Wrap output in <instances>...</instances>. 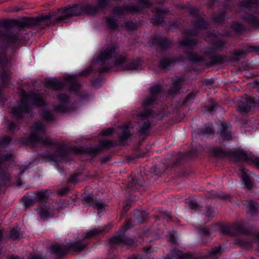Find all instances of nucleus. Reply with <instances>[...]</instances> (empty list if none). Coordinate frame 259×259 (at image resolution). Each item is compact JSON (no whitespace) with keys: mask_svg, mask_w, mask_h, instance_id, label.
I'll return each instance as SVG.
<instances>
[{"mask_svg":"<svg viewBox=\"0 0 259 259\" xmlns=\"http://www.w3.org/2000/svg\"><path fill=\"white\" fill-rule=\"evenodd\" d=\"M14 22L5 20L0 23V26L5 30H0V77L2 78V85L5 88L8 80L10 72L8 65L9 57L6 53V47L11 49L18 48L22 43V35L19 33L16 27L12 26Z\"/></svg>","mask_w":259,"mask_h":259,"instance_id":"obj_1","label":"nucleus"},{"mask_svg":"<svg viewBox=\"0 0 259 259\" xmlns=\"http://www.w3.org/2000/svg\"><path fill=\"white\" fill-rule=\"evenodd\" d=\"M118 46L116 45H109L106 49L102 51L100 56L97 59L98 63L103 65L107 64L110 67H104L101 69V71H105L113 65L118 69L124 70L127 69L126 57L124 55L119 56L115 62L113 59L115 58L118 53Z\"/></svg>","mask_w":259,"mask_h":259,"instance_id":"obj_2","label":"nucleus"},{"mask_svg":"<svg viewBox=\"0 0 259 259\" xmlns=\"http://www.w3.org/2000/svg\"><path fill=\"white\" fill-rule=\"evenodd\" d=\"M20 104L18 108H13L12 114L16 116L20 117L23 113L29 111L31 105L42 106L47 104L44 98L38 94L32 92L28 93L22 91L20 93Z\"/></svg>","mask_w":259,"mask_h":259,"instance_id":"obj_3","label":"nucleus"},{"mask_svg":"<svg viewBox=\"0 0 259 259\" xmlns=\"http://www.w3.org/2000/svg\"><path fill=\"white\" fill-rule=\"evenodd\" d=\"M240 16L250 26L259 28L258 0H244L240 7Z\"/></svg>","mask_w":259,"mask_h":259,"instance_id":"obj_4","label":"nucleus"},{"mask_svg":"<svg viewBox=\"0 0 259 259\" xmlns=\"http://www.w3.org/2000/svg\"><path fill=\"white\" fill-rule=\"evenodd\" d=\"M31 134L30 141L32 144L41 143L46 145H53L55 142L51 140L45 134L42 123L36 122L31 128Z\"/></svg>","mask_w":259,"mask_h":259,"instance_id":"obj_5","label":"nucleus"},{"mask_svg":"<svg viewBox=\"0 0 259 259\" xmlns=\"http://www.w3.org/2000/svg\"><path fill=\"white\" fill-rule=\"evenodd\" d=\"M126 13H140L139 8L133 5L126 6L123 8L116 7L114 9L113 15L106 18L107 25L111 28L117 27V19Z\"/></svg>","mask_w":259,"mask_h":259,"instance_id":"obj_6","label":"nucleus"},{"mask_svg":"<svg viewBox=\"0 0 259 259\" xmlns=\"http://www.w3.org/2000/svg\"><path fill=\"white\" fill-rule=\"evenodd\" d=\"M76 78L74 76H67L64 81H59L53 79H48L46 80V84L47 87H50L54 90H60L67 84H72L73 85L70 87L71 90H76L78 89V85L75 83Z\"/></svg>","mask_w":259,"mask_h":259,"instance_id":"obj_7","label":"nucleus"},{"mask_svg":"<svg viewBox=\"0 0 259 259\" xmlns=\"http://www.w3.org/2000/svg\"><path fill=\"white\" fill-rule=\"evenodd\" d=\"M59 13V16L55 19V21L52 23L53 24L58 23L60 21L66 22V20L68 18L81 15V11H79V6L74 5L71 7H65L60 9Z\"/></svg>","mask_w":259,"mask_h":259,"instance_id":"obj_8","label":"nucleus"},{"mask_svg":"<svg viewBox=\"0 0 259 259\" xmlns=\"http://www.w3.org/2000/svg\"><path fill=\"white\" fill-rule=\"evenodd\" d=\"M255 102L253 99L246 96L242 100L238 101L237 110L241 114L247 113L251 107H255Z\"/></svg>","mask_w":259,"mask_h":259,"instance_id":"obj_9","label":"nucleus"},{"mask_svg":"<svg viewBox=\"0 0 259 259\" xmlns=\"http://www.w3.org/2000/svg\"><path fill=\"white\" fill-rule=\"evenodd\" d=\"M54 205L52 203L46 202L41 204L37 208V211L42 220L48 219L54 215Z\"/></svg>","mask_w":259,"mask_h":259,"instance_id":"obj_10","label":"nucleus"},{"mask_svg":"<svg viewBox=\"0 0 259 259\" xmlns=\"http://www.w3.org/2000/svg\"><path fill=\"white\" fill-rule=\"evenodd\" d=\"M110 243L111 245L123 244L132 246H134L135 244L134 241L126 237L124 233L112 237L110 239Z\"/></svg>","mask_w":259,"mask_h":259,"instance_id":"obj_11","label":"nucleus"},{"mask_svg":"<svg viewBox=\"0 0 259 259\" xmlns=\"http://www.w3.org/2000/svg\"><path fill=\"white\" fill-rule=\"evenodd\" d=\"M50 252L55 256L58 257L65 255L69 250L68 245L55 244L49 247Z\"/></svg>","mask_w":259,"mask_h":259,"instance_id":"obj_12","label":"nucleus"},{"mask_svg":"<svg viewBox=\"0 0 259 259\" xmlns=\"http://www.w3.org/2000/svg\"><path fill=\"white\" fill-rule=\"evenodd\" d=\"M220 137V140L223 141H228L233 139V134L230 125L226 123L222 124Z\"/></svg>","mask_w":259,"mask_h":259,"instance_id":"obj_13","label":"nucleus"},{"mask_svg":"<svg viewBox=\"0 0 259 259\" xmlns=\"http://www.w3.org/2000/svg\"><path fill=\"white\" fill-rule=\"evenodd\" d=\"M159 91L160 86L159 85L152 87L150 90V96L144 100L143 103V106L146 107L152 105L154 100L157 98Z\"/></svg>","mask_w":259,"mask_h":259,"instance_id":"obj_14","label":"nucleus"},{"mask_svg":"<svg viewBox=\"0 0 259 259\" xmlns=\"http://www.w3.org/2000/svg\"><path fill=\"white\" fill-rule=\"evenodd\" d=\"M79 11H81V14L84 13L91 16L96 15L100 11L97 6L90 3H85L82 7L79 6Z\"/></svg>","mask_w":259,"mask_h":259,"instance_id":"obj_15","label":"nucleus"},{"mask_svg":"<svg viewBox=\"0 0 259 259\" xmlns=\"http://www.w3.org/2000/svg\"><path fill=\"white\" fill-rule=\"evenodd\" d=\"M133 128V126L131 125V123L130 122L118 128V135L122 141L126 140L130 137V128Z\"/></svg>","mask_w":259,"mask_h":259,"instance_id":"obj_16","label":"nucleus"},{"mask_svg":"<svg viewBox=\"0 0 259 259\" xmlns=\"http://www.w3.org/2000/svg\"><path fill=\"white\" fill-rule=\"evenodd\" d=\"M144 184V181L141 178H133L132 180L129 182L127 186V189L129 193L132 194L135 192L139 187L143 186Z\"/></svg>","mask_w":259,"mask_h":259,"instance_id":"obj_17","label":"nucleus"},{"mask_svg":"<svg viewBox=\"0 0 259 259\" xmlns=\"http://www.w3.org/2000/svg\"><path fill=\"white\" fill-rule=\"evenodd\" d=\"M84 200L85 204L90 206H92L94 208L99 210L102 209L105 206L104 203L101 201L94 199L92 196L89 195L84 197Z\"/></svg>","mask_w":259,"mask_h":259,"instance_id":"obj_18","label":"nucleus"},{"mask_svg":"<svg viewBox=\"0 0 259 259\" xmlns=\"http://www.w3.org/2000/svg\"><path fill=\"white\" fill-rule=\"evenodd\" d=\"M234 155L238 159L245 161L250 164H252V163L251 159H252V157H255L253 156L247 155L244 151L240 149L235 150L234 152Z\"/></svg>","mask_w":259,"mask_h":259,"instance_id":"obj_19","label":"nucleus"},{"mask_svg":"<svg viewBox=\"0 0 259 259\" xmlns=\"http://www.w3.org/2000/svg\"><path fill=\"white\" fill-rule=\"evenodd\" d=\"M191 255L189 254H184L181 251L174 250L170 255H168L167 259H190Z\"/></svg>","mask_w":259,"mask_h":259,"instance_id":"obj_20","label":"nucleus"},{"mask_svg":"<svg viewBox=\"0 0 259 259\" xmlns=\"http://www.w3.org/2000/svg\"><path fill=\"white\" fill-rule=\"evenodd\" d=\"M243 204L248 208V212L251 214H254L259 209V205L252 200H246Z\"/></svg>","mask_w":259,"mask_h":259,"instance_id":"obj_21","label":"nucleus"},{"mask_svg":"<svg viewBox=\"0 0 259 259\" xmlns=\"http://www.w3.org/2000/svg\"><path fill=\"white\" fill-rule=\"evenodd\" d=\"M147 215L145 212L136 210L134 212L133 221L135 224H140L144 221Z\"/></svg>","mask_w":259,"mask_h":259,"instance_id":"obj_22","label":"nucleus"},{"mask_svg":"<svg viewBox=\"0 0 259 259\" xmlns=\"http://www.w3.org/2000/svg\"><path fill=\"white\" fill-rule=\"evenodd\" d=\"M195 44V40L186 38L180 42V46L184 51H186L192 49Z\"/></svg>","mask_w":259,"mask_h":259,"instance_id":"obj_23","label":"nucleus"},{"mask_svg":"<svg viewBox=\"0 0 259 259\" xmlns=\"http://www.w3.org/2000/svg\"><path fill=\"white\" fill-rule=\"evenodd\" d=\"M184 80L181 78H177L173 79L174 89L169 91V93L175 95L180 89V87L183 84Z\"/></svg>","mask_w":259,"mask_h":259,"instance_id":"obj_24","label":"nucleus"},{"mask_svg":"<svg viewBox=\"0 0 259 259\" xmlns=\"http://www.w3.org/2000/svg\"><path fill=\"white\" fill-rule=\"evenodd\" d=\"M164 13L160 10H157L156 14L152 18L153 23L154 24L161 23L163 21Z\"/></svg>","mask_w":259,"mask_h":259,"instance_id":"obj_25","label":"nucleus"},{"mask_svg":"<svg viewBox=\"0 0 259 259\" xmlns=\"http://www.w3.org/2000/svg\"><path fill=\"white\" fill-rule=\"evenodd\" d=\"M87 246L86 243L76 242L68 246L69 250L71 249L74 251H80Z\"/></svg>","mask_w":259,"mask_h":259,"instance_id":"obj_26","label":"nucleus"},{"mask_svg":"<svg viewBox=\"0 0 259 259\" xmlns=\"http://www.w3.org/2000/svg\"><path fill=\"white\" fill-rule=\"evenodd\" d=\"M223 253L221 246H218L211 248V250L207 254L208 256H212L215 258L219 257Z\"/></svg>","mask_w":259,"mask_h":259,"instance_id":"obj_27","label":"nucleus"},{"mask_svg":"<svg viewBox=\"0 0 259 259\" xmlns=\"http://www.w3.org/2000/svg\"><path fill=\"white\" fill-rule=\"evenodd\" d=\"M242 179L246 186L249 189L252 187V182L248 176L246 175L245 169H242Z\"/></svg>","mask_w":259,"mask_h":259,"instance_id":"obj_28","label":"nucleus"},{"mask_svg":"<svg viewBox=\"0 0 259 259\" xmlns=\"http://www.w3.org/2000/svg\"><path fill=\"white\" fill-rule=\"evenodd\" d=\"M104 231H105V229L100 227L93 229L92 230L88 232L86 236L84 237V239L89 238Z\"/></svg>","mask_w":259,"mask_h":259,"instance_id":"obj_29","label":"nucleus"},{"mask_svg":"<svg viewBox=\"0 0 259 259\" xmlns=\"http://www.w3.org/2000/svg\"><path fill=\"white\" fill-rule=\"evenodd\" d=\"M214 211L209 206L205 208L204 212L203 213L204 219L206 221H209L210 219L213 218Z\"/></svg>","mask_w":259,"mask_h":259,"instance_id":"obj_30","label":"nucleus"},{"mask_svg":"<svg viewBox=\"0 0 259 259\" xmlns=\"http://www.w3.org/2000/svg\"><path fill=\"white\" fill-rule=\"evenodd\" d=\"M153 44H157L162 48H166L169 46V41L166 38H158L155 41H153Z\"/></svg>","mask_w":259,"mask_h":259,"instance_id":"obj_31","label":"nucleus"},{"mask_svg":"<svg viewBox=\"0 0 259 259\" xmlns=\"http://www.w3.org/2000/svg\"><path fill=\"white\" fill-rule=\"evenodd\" d=\"M186 203L191 209L197 210L200 207V205L197 203L195 200L188 199Z\"/></svg>","mask_w":259,"mask_h":259,"instance_id":"obj_32","label":"nucleus"},{"mask_svg":"<svg viewBox=\"0 0 259 259\" xmlns=\"http://www.w3.org/2000/svg\"><path fill=\"white\" fill-rule=\"evenodd\" d=\"M187 57L189 60L195 62H200L203 60L201 57L197 56L191 53H188Z\"/></svg>","mask_w":259,"mask_h":259,"instance_id":"obj_33","label":"nucleus"},{"mask_svg":"<svg viewBox=\"0 0 259 259\" xmlns=\"http://www.w3.org/2000/svg\"><path fill=\"white\" fill-rule=\"evenodd\" d=\"M195 25L198 28L204 29L206 28L208 25L207 23L202 19H198L195 22Z\"/></svg>","mask_w":259,"mask_h":259,"instance_id":"obj_34","label":"nucleus"},{"mask_svg":"<svg viewBox=\"0 0 259 259\" xmlns=\"http://www.w3.org/2000/svg\"><path fill=\"white\" fill-rule=\"evenodd\" d=\"M234 58L237 60H239L241 58H243L245 56V53L243 50L235 51L233 53Z\"/></svg>","mask_w":259,"mask_h":259,"instance_id":"obj_35","label":"nucleus"},{"mask_svg":"<svg viewBox=\"0 0 259 259\" xmlns=\"http://www.w3.org/2000/svg\"><path fill=\"white\" fill-rule=\"evenodd\" d=\"M40 113L43 117L46 120H51L53 118V114L48 111L43 110L41 111Z\"/></svg>","mask_w":259,"mask_h":259,"instance_id":"obj_36","label":"nucleus"},{"mask_svg":"<svg viewBox=\"0 0 259 259\" xmlns=\"http://www.w3.org/2000/svg\"><path fill=\"white\" fill-rule=\"evenodd\" d=\"M48 196L46 194V191L38 192L36 194V199L38 200H45L48 198Z\"/></svg>","mask_w":259,"mask_h":259,"instance_id":"obj_37","label":"nucleus"},{"mask_svg":"<svg viewBox=\"0 0 259 259\" xmlns=\"http://www.w3.org/2000/svg\"><path fill=\"white\" fill-rule=\"evenodd\" d=\"M110 0H98V7L99 10H102L109 5Z\"/></svg>","mask_w":259,"mask_h":259,"instance_id":"obj_38","label":"nucleus"},{"mask_svg":"<svg viewBox=\"0 0 259 259\" xmlns=\"http://www.w3.org/2000/svg\"><path fill=\"white\" fill-rule=\"evenodd\" d=\"M213 130L210 126H206L204 128V129L199 133V135H202L204 134H213Z\"/></svg>","mask_w":259,"mask_h":259,"instance_id":"obj_39","label":"nucleus"},{"mask_svg":"<svg viewBox=\"0 0 259 259\" xmlns=\"http://www.w3.org/2000/svg\"><path fill=\"white\" fill-rule=\"evenodd\" d=\"M231 28L235 31L239 32L243 29L244 27L242 24L235 22L232 24Z\"/></svg>","mask_w":259,"mask_h":259,"instance_id":"obj_40","label":"nucleus"},{"mask_svg":"<svg viewBox=\"0 0 259 259\" xmlns=\"http://www.w3.org/2000/svg\"><path fill=\"white\" fill-rule=\"evenodd\" d=\"M171 63V61L167 59H164L161 60L160 64V67L161 68L165 69L168 67Z\"/></svg>","mask_w":259,"mask_h":259,"instance_id":"obj_41","label":"nucleus"},{"mask_svg":"<svg viewBox=\"0 0 259 259\" xmlns=\"http://www.w3.org/2000/svg\"><path fill=\"white\" fill-rule=\"evenodd\" d=\"M151 114V111L150 110H147L144 113L137 114V116L142 120L148 118Z\"/></svg>","mask_w":259,"mask_h":259,"instance_id":"obj_42","label":"nucleus"},{"mask_svg":"<svg viewBox=\"0 0 259 259\" xmlns=\"http://www.w3.org/2000/svg\"><path fill=\"white\" fill-rule=\"evenodd\" d=\"M19 236H20V233L18 230H17L16 229H13L11 230V233L10 235V237L11 239H16L19 238Z\"/></svg>","mask_w":259,"mask_h":259,"instance_id":"obj_43","label":"nucleus"},{"mask_svg":"<svg viewBox=\"0 0 259 259\" xmlns=\"http://www.w3.org/2000/svg\"><path fill=\"white\" fill-rule=\"evenodd\" d=\"M152 174H154L155 175L159 176L162 173L161 170L157 165H154L153 166L150 170Z\"/></svg>","mask_w":259,"mask_h":259,"instance_id":"obj_44","label":"nucleus"},{"mask_svg":"<svg viewBox=\"0 0 259 259\" xmlns=\"http://www.w3.org/2000/svg\"><path fill=\"white\" fill-rule=\"evenodd\" d=\"M100 146L103 148H109L112 146L111 142L108 140H103L100 142Z\"/></svg>","mask_w":259,"mask_h":259,"instance_id":"obj_45","label":"nucleus"},{"mask_svg":"<svg viewBox=\"0 0 259 259\" xmlns=\"http://www.w3.org/2000/svg\"><path fill=\"white\" fill-rule=\"evenodd\" d=\"M159 217L161 219L166 220L167 222L170 221L171 220V216L170 214L166 212H160L159 214Z\"/></svg>","mask_w":259,"mask_h":259,"instance_id":"obj_46","label":"nucleus"},{"mask_svg":"<svg viewBox=\"0 0 259 259\" xmlns=\"http://www.w3.org/2000/svg\"><path fill=\"white\" fill-rule=\"evenodd\" d=\"M139 64L133 61L130 63L129 64H127V69H136L139 68Z\"/></svg>","mask_w":259,"mask_h":259,"instance_id":"obj_47","label":"nucleus"},{"mask_svg":"<svg viewBox=\"0 0 259 259\" xmlns=\"http://www.w3.org/2000/svg\"><path fill=\"white\" fill-rule=\"evenodd\" d=\"M246 50L249 53L255 52L259 54V47L249 46L247 48Z\"/></svg>","mask_w":259,"mask_h":259,"instance_id":"obj_48","label":"nucleus"},{"mask_svg":"<svg viewBox=\"0 0 259 259\" xmlns=\"http://www.w3.org/2000/svg\"><path fill=\"white\" fill-rule=\"evenodd\" d=\"M23 200L24 202L25 205L26 207H29L32 205L33 202V200L32 199L26 197H24L23 198Z\"/></svg>","mask_w":259,"mask_h":259,"instance_id":"obj_49","label":"nucleus"},{"mask_svg":"<svg viewBox=\"0 0 259 259\" xmlns=\"http://www.w3.org/2000/svg\"><path fill=\"white\" fill-rule=\"evenodd\" d=\"M151 4L148 0H141L139 7L143 8H148L150 7Z\"/></svg>","mask_w":259,"mask_h":259,"instance_id":"obj_50","label":"nucleus"},{"mask_svg":"<svg viewBox=\"0 0 259 259\" xmlns=\"http://www.w3.org/2000/svg\"><path fill=\"white\" fill-rule=\"evenodd\" d=\"M150 123L149 122H145L143 125L140 127V130L142 133H145L149 128Z\"/></svg>","mask_w":259,"mask_h":259,"instance_id":"obj_51","label":"nucleus"},{"mask_svg":"<svg viewBox=\"0 0 259 259\" xmlns=\"http://www.w3.org/2000/svg\"><path fill=\"white\" fill-rule=\"evenodd\" d=\"M58 98L59 100L62 103H67L68 102V98L65 95H59Z\"/></svg>","mask_w":259,"mask_h":259,"instance_id":"obj_52","label":"nucleus"},{"mask_svg":"<svg viewBox=\"0 0 259 259\" xmlns=\"http://www.w3.org/2000/svg\"><path fill=\"white\" fill-rule=\"evenodd\" d=\"M54 109L58 112L63 113L65 112L66 109L63 105H60L58 106H54Z\"/></svg>","mask_w":259,"mask_h":259,"instance_id":"obj_53","label":"nucleus"},{"mask_svg":"<svg viewBox=\"0 0 259 259\" xmlns=\"http://www.w3.org/2000/svg\"><path fill=\"white\" fill-rule=\"evenodd\" d=\"M10 141V138L9 137H6L3 138L0 141V145L1 146L6 145L9 144Z\"/></svg>","mask_w":259,"mask_h":259,"instance_id":"obj_54","label":"nucleus"},{"mask_svg":"<svg viewBox=\"0 0 259 259\" xmlns=\"http://www.w3.org/2000/svg\"><path fill=\"white\" fill-rule=\"evenodd\" d=\"M44 256L40 254H31L28 259H43Z\"/></svg>","mask_w":259,"mask_h":259,"instance_id":"obj_55","label":"nucleus"},{"mask_svg":"<svg viewBox=\"0 0 259 259\" xmlns=\"http://www.w3.org/2000/svg\"><path fill=\"white\" fill-rule=\"evenodd\" d=\"M68 189H69L67 187L62 188L57 191V193L60 195H65L68 192Z\"/></svg>","mask_w":259,"mask_h":259,"instance_id":"obj_56","label":"nucleus"},{"mask_svg":"<svg viewBox=\"0 0 259 259\" xmlns=\"http://www.w3.org/2000/svg\"><path fill=\"white\" fill-rule=\"evenodd\" d=\"M252 161V164H254L259 169V158L257 157H252L251 159Z\"/></svg>","mask_w":259,"mask_h":259,"instance_id":"obj_57","label":"nucleus"},{"mask_svg":"<svg viewBox=\"0 0 259 259\" xmlns=\"http://www.w3.org/2000/svg\"><path fill=\"white\" fill-rule=\"evenodd\" d=\"M113 133L112 128H107L102 131V134L104 136H108L111 134Z\"/></svg>","mask_w":259,"mask_h":259,"instance_id":"obj_58","label":"nucleus"},{"mask_svg":"<svg viewBox=\"0 0 259 259\" xmlns=\"http://www.w3.org/2000/svg\"><path fill=\"white\" fill-rule=\"evenodd\" d=\"M92 70L91 67H89L87 69H86L85 70L83 71L80 73V75L81 76H86L88 74L90 73V72Z\"/></svg>","mask_w":259,"mask_h":259,"instance_id":"obj_59","label":"nucleus"},{"mask_svg":"<svg viewBox=\"0 0 259 259\" xmlns=\"http://www.w3.org/2000/svg\"><path fill=\"white\" fill-rule=\"evenodd\" d=\"M200 231L204 235H208L209 232V229L205 228L201 229Z\"/></svg>","mask_w":259,"mask_h":259,"instance_id":"obj_60","label":"nucleus"},{"mask_svg":"<svg viewBox=\"0 0 259 259\" xmlns=\"http://www.w3.org/2000/svg\"><path fill=\"white\" fill-rule=\"evenodd\" d=\"M242 226V225L240 224L236 227V229L237 230L238 233H245V231L241 229Z\"/></svg>","mask_w":259,"mask_h":259,"instance_id":"obj_61","label":"nucleus"},{"mask_svg":"<svg viewBox=\"0 0 259 259\" xmlns=\"http://www.w3.org/2000/svg\"><path fill=\"white\" fill-rule=\"evenodd\" d=\"M69 181L72 183H75L77 181V176L74 175L70 177Z\"/></svg>","mask_w":259,"mask_h":259,"instance_id":"obj_62","label":"nucleus"},{"mask_svg":"<svg viewBox=\"0 0 259 259\" xmlns=\"http://www.w3.org/2000/svg\"><path fill=\"white\" fill-rule=\"evenodd\" d=\"M215 107L211 106V107H206L205 111L209 112H211L214 110Z\"/></svg>","mask_w":259,"mask_h":259,"instance_id":"obj_63","label":"nucleus"},{"mask_svg":"<svg viewBox=\"0 0 259 259\" xmlns=\"http://www.w3.org/2000/svg\"><path fill=\"white\" fill-rule=\"evenodd\" d=\"M52 16L46 15L42 17V19L44 20H50L52 19Z\"/></svg>","mask_w":259,"mask_h":259,"instance_id":"obj_64","label":"nucleus"}]
</instances>
